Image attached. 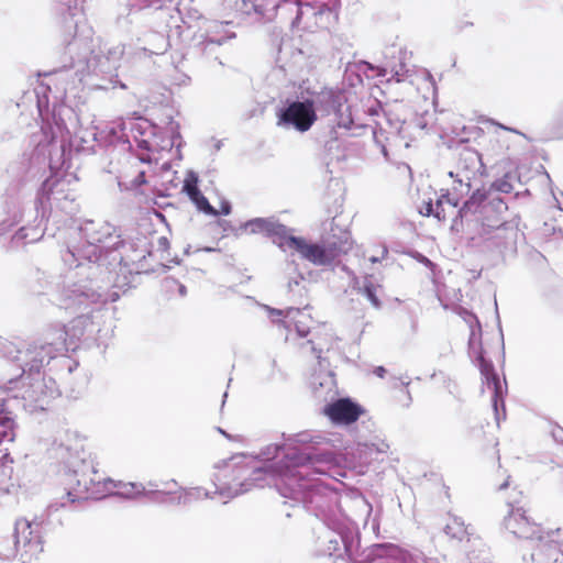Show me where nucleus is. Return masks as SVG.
Wrapping results in <instances>:
<instances>
[{"label": "nucleus", "mask_w": 563, "mask_h": 563, "mask_svg": "<svg viewBox=\"0 0 563 563\" xmlns=\"http://www.w3.org/2000/svg\"><path fill=\"white\" fill-rule=\"evenodd\" d=\"M382 153L384 154L385 157H387V150L385 147H383Z\"/></svg>", "instance_id": "52"}, {"label": "nucleus", "mask_w": 563, "mask_h": 563, "mask_svg": "<svg viewBox=\"0 0 563 563\" xmlns=\"http://www.w3.org/2000/svg\"><path fill=\"white\" fill-rule=\"evenodd\" d=\"M147 170H140L136 176L143 177L146 176Z\"/></svg>", "instance_id": "50"}, {"label": "nucleus", "mask_w": 563, "mask_h": 563, "mask_svg": "<svg viewBox=\"0 0 563 563\" xmlns=\"http://www.w3.org/2000/svg\"><path fill=\"white\" fill-rule=\"evenodd\" d=\"M398 169H399V172H400L401 174H404V173H408V174L411 176V168H410V166H409L408 164L402 163V164L398 167Z\"/></svg>", "instance_id": "42"}, {"label": "nucleus", "mask_w": 563, "mask_h": 563, "mask_svg": "<svg viewBox=\"0 0 563 563\" xmlns=\"http://www.w3.org/2000/svg\"><path fill=\"white\" fill-rule=\"evenodd\" d=\"M323 412L334 423L352 424L364 413V409L350 398H340L327 405Z\"/></svg>", "instance_id": "11"}, {"label": "nucleus", "mask_w": 563, "mask_h": 563, "mask_svg": "<svg viewBox=\"0 0 563 563\" xmlns=\"http://www.w3.org/2000/svg\"><path fill=\"white\" fill-rule=\"evenodd\" d=\"M554 129H555L554 133L559 137H562L563 136V110L560 112V114L555 119Z\"/></svg>", "instance_id": "32"}, {"label": "nucleus", "mask_w": 563, "mask_h": 563, "mask_svg": "<svg viewBox=\"0 0 563 563\" xmlns=\"http://www.w3.org/2000/svg\"><path fill=\"white\" fill-rule=\"evenodd\" d=\"M362 292L375 307L379 306V300L376 295V286L373 283H366L362 288Z\"/></svg>", "instance_id": "29"}, {"label": "nucleus", "mask_w": 563, "mask_h": 563, "mask_svg": "<svg viewBox=\"0 0 563 563\" xmlns=\"http://www.w3.org/2000/svg\"><path fill=\"white\" fill-rule=\"evenodd\" d=\"M213 142H214V143H213V148H214V151H216V152L220 151V150H221V147H222V141H220V140H214V139H213Z\"/></svg>", "instance_id": "46"}, {"label": "nucleus", "mask_w": 563, "mask_h": 563, "mask_svg": "<svg viewBox=\"0 0 563 563\" xmlns=\"http://www.w3.org/2000/svg\"><path fill=\"white\" fill-rule=\"evenodd\" d=\"M309 460L316 472L320 474H328L336 466L335 456L331 452L317 454Z\"/></svg>", "instance_id": "26"}, {"label": "nucleus", "mask_w": 563, "mask_h": 563, "mask_svg": "<svg viewBox=\"0 0 563 563\" xmlns=\"http://www.w3.org/2000/svg\"><path fill=\"white\" fill-rule=\"evenodd\" d=\"M108 142L109 144H113L115 143L117 141H120L121 140V136L118 134V132L112 128L109 130L108 132Z\"/></svg>", "instance_id": "38"}, {"label": "nucleus", "mask_w": 563, "mask_h": 563, "mask_svg": "<svg viewBox=\"0 0 563 563\" xmlns=\"http://www.w3.org/2000/svg\"><path fill=\"white\" fill-rule=\"evenodd\" d=\"M249 225L252 227V231L255 230H265L268 227V222L264 219H255L249 222Z\"/></svg>", "instance_id": "31"}, {"label": "nucleus", "mask_w": 563, "mask_h": 563, "mask_svg": "<svg viewBox=\"0 0 563 563\" xmlns=\"http://www.w3.org/2000/svg\"><path fill=\"white\" fill-rule=\"evenodd\" d=\"M531 551L536 563H563V529L556 528L540 533Z\"/></svg>", "instance_id": "10"}, {"label": "nucleus", "mask_w": 563, "mask_h": 563, "mask_svg": "<svg viewBox=\"0 0 563 563\" xmlns=\"http://www.w3.org/2000/svg\"><path fill=\"white\" fill-rule=\"evenodd\" d=\"M280 68L282 69H286L285 65L284 64H280Z\"/></svg>", "instance_id": "55"}, {"label": "nucleus", "mask_w": 563, "mask_h": 563, "mask_svg": "<svg viewBox=\"0 0 563 563\" xmlns=\"http://www.w3.org/2000/svg\"><path fill=\"white\" fill-rule=\"evenodd\" d=\"M276 119L279 128L305 133L318 119L314 101L303 97L286 98L276 109Z\"/></svg>", "instance_id": "7"}, {"label": "nucleus", "mask_w": 563, "mask_h": 563, "mask_svg": "<svg viewBox=\"0 0 563 563\" xmlns=\"http://www.w3.org/2000/svg\"><path fill=\"white\" fill-rule=\"evenodd\" d=\"M374 374L378 376L379 378H384L386 374V369L383 366H377L374 369Z\"/></svg>", "instance_id": "41"}, {"label": "nucleus", "mask_w": 563, "mask_h": 563, "mask_svg": "<svg viewBox=\"0 0 563 563\" xmlns=\"http://www.w3.org/2000/svg\"><path fill=\"white\" fill-rule=\"evenodd\" d=\"M299 323H301V321H297L296 322V329H297V332L299 333L300 336H307L309 334V331L307 330H300V327H299Z\"/></svg>", "instance_id": "44"}, {"label": "nucleus", "mask_w": 563, "mask_h": 563, "mask_svg": "<svg viewBox=\"0 0 563 563\" xmlns=\"http://www.w3.org/2000/svg\"><path fill=\"white\" fill-rule=\"evenodd\" d=\"M58 488L62 497L70 504L101 499L112 494L135 497L144 490L142 485L103 478L91 465L85 463L65 471L59 477Z\"/></svg>", "instance_id": "3"}, {"label": "nucleus", "mask_w": 563, "mask_h": 563, "mask_svg": "<svg viewBox=\"0 0 563 563\" xmlns=\"http://www.w3.org/2000/svg\"><path fill=\"white\" fill-rule=\"evenodd\" d=\"M81 143H89L90 141H97V133L95 131H86L84 135H76Z\"/></svg>", "instance_id": "33"}, {"label": "nucleus", "mask_w": 563, "mask_h": 563, "mask_svg": "<svg viewBox=\"0 0 563 563\" xmlns=\"http://www.w3.org/2000/svg\"><path fill=\"white\" fill-rule=\"evenodd\" d=\"M508 487H509V482H508V481H506V482H504V483L499 486V489L501 490V489H505V488H508Z\"/></svg>", "instance_id": "47"}, {"label": "nucleus", "mask_w": 563, "mask_h": 563, "mask_svg": "<svg viewBox=\"0 0 563 563\" xmlns=\"http://www.w3.org/2000/svg\"><path fill=\"white\" fill-rule=\"evenodd\" d=\"M230 24L231 22L229 21H217L200 16L198 24L200 33L196 35V38L212 40V35L223 36L225 33L232 34L231 32L225 30V27Z\"/></svg>", "instance_id": "17"}, {"label": "nucleus", "mask_w": 563, "mask_h": 563, "mask_svg": "<svg viewBox=\"0 0 563 563\" xmlns=\"http://www.w3.org/2000/svg\"><path fill=\"white\" fill-rule=\"evenodd\" d=\"M31 534V523L27 520H19L15 526L16 547H30L35 552H42L41 542L37 539L29 538Z\"/></svg>", "instance_id": "21"}, {"label": "nucleus", "mask_w": 563, "mask_h": 563, "mask_svg": "<svg viewBox=\"0 0 563 563\" xmlns=\"http://www.w3.org/2000/svg\"><path fill=\"white\" fill-rule=\"evenodd\" d=\"M282 53H283V47H280L278 51L277 63H282V57H280Z\"/></svg>", "instance_id": "49"}, {"label": "nucleus", "mask_w": 563, "mask_h": 563, "mask_svg": "<svg viewBox=\"0 0 563 563\" xmlns=\"http://www.w3.org/2000/svg\"><path fill=\"white\" fill-rule=\"evenodd\" d=\"M27 234L25 233V228H21L14 235V238L19 240H24Z\"/></svg>", "instance_id": "43"}, {"label": "nucleus", "mask_w": 563, "mask_h": 563, "mask_svg": "<svg viewBox=\"0 0 563 563\" xmlns=\"http://www.w3.org/2000/svg\"><path fill=\"white\" fill-rule=\"evenodd\" d=\"M131 130L136 133L134 137L139 150L142 151L139 154L140 162L150 166L154 164L155 168L148 170L153 174L167 173L170 169V163L163 162L159 164L154 154L158 150L173 147L176 144V141L180 139L179 123L174 121L172 115L166 118L165 130L169 134L168 142H165L162 137V128L148 120L133 124Z\"/></svg>", "instance_id": "4"}, {"label": "nucleus", "mask_w": 563, "mask_h": 563, "mask_svg": "<svg viewBox=\"0 0 563 563\" xmlns=\"http://www.w3.org/2000/svg\"><path fill=\"white\" fill-rule=\"evenodd\" d=\"M504 130L514 131L512 129H507V126H503Z\"/></svg>", "instance_id": "56"}, {"label": "nucleus", "mask_w": 563, "mask_h": 563, "mask_svg": "<svg viewBox=\"0 0 563 563\" xmlns=\"http://www.w3.org/2000/svg\"><path fill=\"white\" fill-rule=\"evenodd\" d=\"M459 142H460L461 144H463V143L467 142V140H466V139H464V137H461Z\"/></svg>", "instance_id": "53"}, {"label": "nucleus", "mask_w": 563, "mask_h": 563, "mask_svg": "<svg viewBox=\"0 0 563 563\" xmlns=\"http://www.w3.org/2000/svg\"><path fill=\"white\" fill-rule=\"evenodd\" d=\"M60 151H62L60 156L64 157L65 156V147H64V145L60 146Z\"/></svg>", "instance_id": "51"}, {"label": "nucleus", "mask_w": 563, "mask_h": 563, "mask_svg": "<svg viewBox=\"0 0 563 563\" xmlns=\"http://www.w3.org/2000/svg\"><path fill=\"white\" fill-rule=\"evenodd\" d=\"M78 10L67 9L64 14V27L71 40L67 42L66 53L70 57L69 68L76 70V75L85 74H110L118 68L123 55V47L120 45L93 49L92 40L79 34L80 20Z\"/></svg>", "instance_id": "2"}, {"label": "nucleus", "mask_w": 563, "mask_h": 563, "mask_svg": "<svg viewBox=\"0 0 563 563\" xmlns=\"http://www.w3.org/2000/svg\"><path fill=\"white\" fill-rule=\"evenodd\" d=\"M235 34H224L223 36H213L212 40L197 38L198 44L201 46L202 54L208 58L219 60L220 65L223 63L219 59L221 46L230 38L234 37Z\"/></svg>", "instance_id": "20"}, {"label": "nucleus", "mask_w": 563, "mask_h": 563, "mask_svg": "<svg viewBox=\"0 0 563 563\" xmlns=\"http://www.w3.org/2000/svg\"><path fill=\"white\" fill-rule=\"evenodd\" d=\"M91 324L90 316H78L70 320L68 324L63 327L65 338L63 345L66 349H74L77 342L86 334L88 327Z\"/></svg>", "instance_id": "16"}, {"label": "nucleus", "mask_w": 563, "mask_h": 563, "mask_svg": "<svg viewBox=\"0 0 563 563\" xmlns=\"http://www.w3.org/2000/svg\"><path fill=\"white\" fill-rule=\"evenodd\" d=\"M444 533L451 540L463 542L470 541L474 532L459 517H450L444 526Z\"/></svg>", "instance_id": "18"}, {"label": "nucleus", "mask_w": 563, "mask_h": 563, "mask_svg": "<svg viewBox=\"0 0 563 563\" xmlns=\"http://www.w3.org/2000/svg\"><path fill=\"white\" fill-rule=\"evenodd\" d=\"M145 2L147 7L159 10L172 4H178L180 0H145Z\"/></svg>", "instance_id": "30"}, {"label": "nucleus", "mask_w": 563, "mask_h": 563, "mask_svg": "<svg viewBox=\"0 0 563 563\" xmlns=\"http://www.w3.org/2000/svg\"><path fill=\"white\" fill-rule=\"evenodd\" d=\"M332 344V335L327 331H316L312 338L307 341V345H310L311 353L316 355L318 360L324 350H329Z\"/></svg>", "instance_id": "24"}, {"label": "nucleus", "mask_w": 563, "mask_h": 563, "mask_svg": "<svg viewBox=\"0 0 563 563\" xmlns=\"http://www.w3.org/2000/svg\"><path fill=\"white\" fill-rule=\"evenodd\" d=\"M292 13H295V16L291 21V27L309 32L317 29H328L330 19L333 16L332 10L323 3L313 5L302 0H282L279 14L288 16Z\"/></svg>", "instance_id": "8"}, {"label": "nucleus", "mask_w": 563, "mask_h": 563, "mask_svg": "<svg viewBox=\"0 0 563 563\" xmlns=\"http://www.w3.org/2000/svg\"><path fill=\"white\" fill-rule=\"evenodd\" d=\"M507 203L492 189L477 188L459 209L451 230H466L472 240L487 241L507 225Z\"/></svg>", "instance_id": "1"}, {"label": "nucleus", "mask_w": 563, "mask_h": 563, "mask_svg": "<svg viewBox=\"0 0 563 563\" xmlns=\"http://www.w3.org/2000/svg\"><path fill=\"white\" fill-rule=\"evenodd\" d=\"M533 176H550L544 166L540 163H537L534 166V175Z\"/></svg>", "instance_id": "39"}, {"label": "nucleus", "mask_w": 563, "mask_h": 563, "mask_svg": "<svg viewBox=\"0 0 563 563\" xmlns=\"http://www.w3.org/2000/svg\"><path fill=\"white\" fill-rule=\"evenodd\" d=\"M471 178H455L452 186V191H449L451 197H456L457 202L463 197L470 195L472 185L470 183Z\"/></svg>", "instance_id": "28"}, {"label": "nucleus", "mask_w": 563, "mask_h": 563, "mask_svg": "<svg viewBox=\"0 0 563 563\" xmlns=\"http://www.w3.org/2000/svg\"><path fill=\"white\" fill-rule=\"evenodd\" d=\"M396 53H398V55H399L398 64H391L390 67H391V71L394 73L395 76H400V73L405 70V66H406L405 60L407 57V51L404 49L401 46L393 45L385 52V55L394 56Z\"/></svg>", "instance_id": "27"}, {"label": "nucleus", "mask_w": 563, "mask_h": 563, "mask_svg": "<svg viewBox=\"0 0 563 563\" xmlns=\"http://www.w3.org/2000/svg\"><path fill=\"white\" fill-rule=\"evenodd\" d=\"M456 168V173L450 170L446 176H485L486 163L477 151L465 146L460 153Z\"/></svg>", "instance_id": "13"}, {"label": "nucleus", "mask_w": 563, "mask_h": 563, "mask_svg": "<svg viewBox=\"0 0 563 563\" xmlns=\"http://www.w3.org/2000/svg\"><path fill=\"white\" fill-rule=\"evenodd\" d=\"M509 510L504 518L505 529L520 539H536L542 531V525L532 515L528 497L518 487H512L505 496Z\"/></svg>", "instance_id": "5"}, {"label": "nucleus", "mask_w": 563, "mask_h": 563, "mask_svg": "<svg viewBox=\"0 0 563 563\" xmlns=\"http://www.w3.org/2000/svg\"><path fill=\"white\" fill-rule=\"evenodd\" d=\"M404 123H405V121L397 120V121L393 124V126H394V129H395L398 133H400V131H401V129H402Z\"/></svg>", "instance_id": "45"}, {"label": "nucleus", "mask_w": 563, "mask_h": 563, "mask_svg": "<svg viewBox=\"0 0 563 563\" xmlns=\"http://www.w3.org/2000/svg\"><path fill=\"white\" fill-rule=\"evenodd\" d=\"M456 207L457 198L451 197L449 190H446L437 199L435 207H433L431 198L423 201L422 206L419 208V213L423 217L433 216L439 222H444Z\"/></svg>", "instance_id": "14"}, {"label": "nucleus", "mask_w": 563, "mask_h": 563, "mask_svg": "<svg viewBox=\"0 0 563 563\" xmlns=\"http://www.w3.org/2000/svg\"><path fill=\"white\" fill-rule=\"evenodd\" d=\"M110 84L112 85V88H121V89H126V85L119 79V76L115 74L114 76H111L110 77Z\"/></svg>", "instance_id": "36"}, {"label": "nucleus", "mask_w": 563, "mask_h": 563, "mask_svg": "<svg viewBox=\"0 0 563 563\" xmlns=\"http://www.w3.org/2000/svg\"><path fill=\"white\" fill-rule=\"evenodd\" d=\"M352 247L350 232L343 231L339 235L327 236L321 243H313L303 238L298 254L316 266H329L346 255Z\"/></svg>", "instance_id": "6"}, {"label": "nucleus", "mask_w": 563, "mask_h": 563, "mask_svg": "<svg viewBox=\"0 0 563 563\" xmlns=\"http://www.w3.org/2000/svg\"><path fill=\"white\" fill-rule=\"evenodd\" d=\"M496 170V176H523L528 169L523 165H517L510 157L504 155L500 159H496L492 166Z\"/></svg>", "instance_id": "22"}, {"label": "nucleus", "mask_w": 563, "mask_h": 563, "mask_svg": "<svg viewBox=\"0 0 563 563\" xmlns=\"http://www.w3.org/2000/svg\"><path fill=\"white\" fill-rule=\"evenodd\" d=\"M66 175L68 174L67 169L65 170ZM69 176L76 177V174H70Z\"/></svg>", "instance_id": "54"}, {"label": "nucleus", "mask_w": 563, "mask_h": 563, "mask_svg": "<svg viewBox=\"0 0 563 563\" xmlns=\"http://www.w3.org/2000/svg\"><path fill=\"white\" fill-rule=\"evenodd\" d=\"M186 176L192 177V176H198V174L195 173L194 170L189 169V170H187Z\"/></svg>", "instance_id": "48"}, {"label": "nucleus", "mask_w": 563, "mask_h": 563, "mask_svg": "<svg viewBox=\"0 0 563 563\" xmlns=\"http://www.w3.org/2000/svg\"><path fill=\"white\" fill-rule=\"evenodd\" d=\"M158 246L163 252L168 251L169 249V241L166 236H161L157 240Z\"/></svg>", "instance_id": "40"}, {"label": "nucleus", "mask_w": 563, "mask_h": 563, "mask_svg": "<svg viewBox=\"0 0 563 563\" xmlns=\"http://www.w3.org/2000/svg\"><path fill=\"white\" fill-rule=\"evenodd\" d=\"M312 99L317 110L328 115H334V121L338 128L345 129L347 131L353 129L354 120L344 92L327 89L317 93Z\"/></svg>", "instance_id": "9"}, {"label": "nucleus", "mask_w": 563, "mask_h": 563, "mask_svg": "<svg viewBox=\"0 0 563 563\" xmlns=\"http://www.w3.org/2000/svg\"><path fill=\"white\" fill-rule=\"evenodd\" d=\"M282 233L276 232L275 243L284 251L298 253L303 238L294 236L286 232L285 227H279Z\"/></svg>", "instance_id": "25"}, {"label": "nucleus", "mask_w": 563, "mask_h": 563, "mask_svg": "<svg viewBox=\"0 0 563 563\" xmlns=\"http://www.w3.org/2000/svg\"><path fill=\"white\" fill-rule=\"evenodd\" d=\"M184 191L188 195V197L199 210H202L207 213H216L208 199L200 191L198 187V178H186Z\"/></svg>", "instance_id": "19"}, {"label": "nucleus", "mask_w": 563, "mask_h": 563, "mask_svg": "<svg viewBox=\"0 0 563 563\" xmlns=\"http://www.w3.org/2000/svg\"><path fill=\"white\" fill-rule=\"evenodd\" d=\"M85 235L90 244H103L112 238L111 227L107 223L91 222L85 228Z\"/></svg>", "instance_id": "23"}, {"label": "nucleus", "mask_w": 563, "mask_h": 563, "mask_svg": "<svg viewBox=\"0 0 563 563\" xmlns=\"http://www.w3.org/2000/svg\"><path fill=\"white\" fill-rule=\"evenodd\" d=\"M478 366H479L481 374L484 377L485 385L487 386V388L489 390L493 391L492 402H493V407H494V410L496 413V418L498 419L499 418V410H498L499 402H500L503 411H505V405H504V399H503V388H501L500 379H499L497 373L495 372L493 364L482 355L478 357Z\"/></svg>", "instance_id": "15"}, {"label": "nucleus", "mask_w": 563, "mask_h": 563, "mask_svg": "<svg viewBox=\"0 0 563 563\" xmlns=\"http://www.w3.org/2000/svg\"><path fill=\"white\" fill-rule=\"evenodd\" d=\"M493 187L496 188V190L503 191V192H509L511 190V185H509L508 183H506L504 180L494 183Z\"/></svg>", "instance_id": "34"}, {"label": "nucleus", "mask_w": 563, "mask_h": 563, "mask_svg": "<svg viewBox=\"0 0 563 563\" xmlns=\"http://www.w3.org/2000/svg\"><path fill=\"white\" fill-rule=\"evenodd\" d=\"M65 166V159L62 162L59 166L53 161V158L49 159V169H51V176H58V169H63Z\"/></svg>", "instance_id": "35"}, {"label": "nucleus", "mask_w": 563, "mask_h": 563, "mask_svg": "<svg viewBox=\"0 0 563 563\" xmlns=\"http://www.w3.org/2000/svg\"><path fill=\"white\" fill-rule=\"evenodd\" d=\"M282 0H235V11L243 15L255 13L261 19L271 21L279 14Z\"/></svg>", "instance_id": "12"}, {"label": "nucleus", "mask_w": 563, "mask_h": 563, "mask_svg": "<svg viewBox=\"0 0 563 563\" xmlns=\"http://www.w3.org/2000/svg\"><path fill=\"white\" fill-rule=\"evenodd\" d=\"M165 284H166V288H170L172 285L177 286L179 294L181 296L186 295V287L181 284H178L176 280L166 279Z\"/></svg>", "instance_id": "37"}]
</instances>
